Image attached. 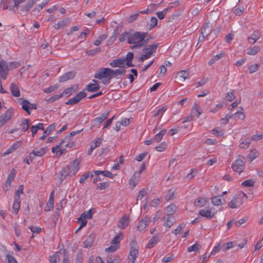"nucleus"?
I'll return each mask as SVG.
<instances>
[{
  "label": "nucleus",
  "instance_id": "13",
  "mask_svg": "<svg viewBox=\"0 0 263 263\" xmlns=\"http://www.w3.org/2000/svg\"><path fill=\"white\" fill-rule=\"evenodd\" d=\"M8 67L7 62L5 60L0 62V74L3 79L6 80L8 76Z\"/></svg>",
  "mask_w": 263,
  "mask_h": 263
},
{
  "label": "nucleus",
  "instance_id": "14",
  "mask_svg": "<svg viewBox=\"0 0 263 263\" xmlns=\"http://www.w3.org/2000/svg\"><path fill=\"white\" fill-rule=\"evenodd\" d=\"M202 112V108L200 104L195 102L191 110L192 116L196 118H199Z\"/></svg>",
  "mask_w": 263,
  "mask_h": 263
},
{
  "label": "nucleus",
  "instance_id": "54",
  "mask_svg": "<svg viewBox=\"0 0 263 263\" xmlns=\"http://www.w3.org/2000/svg\"><path fill=\"white\" fill-rule=\"evenodd\" d=\"M175 191L173 190V189H171L169 191H168L165 199L167 201L172 200L175 198Z\"/></svg>",
  "mask_w": 263,
  "mask_h": 263
},
{
  "label": "nucleus",
  "instance_id": "46",
  "mask_svg": "<svg viewBox=\"0 0 263 263\" xmlns=\"http://www.w3.org/2000/svg\"><path fill=\"white\" fill-rule=\"evenodd\" d=\"M69 23V21L68 18H65L62 21H61L55 24L54 26L55 29H59L65 26H66Z\"/></svg>",
  "mask_w": 263,
  "mask_h": 263
},
{
  "label": "nucleus",
  "instance_id": "2",
  "mask_svg": "<svg viewBox=\"0 0 263 263\" xmlns=\"http://www.w3.org/2000/svg\"><path fill=\"white\" fill-rule=\"evenodd\" d=\"M248 198L247 195L243 192H240L235 195L228 205L231 208H237L243 204L244 201Z\"/></svg>",
  "mask_w": 263,
  "mask_h": 263
},
{
  "label": "nucleus",
  "instance_id": "20",
  "mask_svg": "<svg viewBox=\"0 0 263 263\" xmlns=\"http://www.w3.org/2000/svg\"><path fill=\"white\" fill-rule=\"evenodd\" d=\"M59 253L58 252L49 257V261L50 263H58V261H59ZM63 263H70L69 260L65 256H64L63 259Z\"/></svg>",
  "mask_w": 263,
  "mask_h": 263
},
{
  "label": "nucleus",
  "instance_id": "38",
  "mask_svg": "<svg viewBox=\"0 0 263 263\" xmlns=\"http://www.w3.org/2000/svg\"><path fill=\"white\" fill-rule=\"evenodd\" d=\"M37 0H30L22 8V11L23 12L28 11L36 3Z\"/></svg>",
  "mask_w": 263,
  "mask_h": 263
},
{
  "label": "nucleus",
  "instance_id": "18",
  "mask_svg": "<svg viewBox=\"0 0 263 263\" xmlns=\"http://www.w3.org/2000/svg\"><path fill=\"white\" fill-rule=\"evenodd\" d=\"M109 65L112 67H118L122 68H125L126 66L125 63V60L123 59L113 60L110 62Z\"/></svg>",
  "mask_w": 263,
  "mask_h": 263
},
{
  "label": "nucleus",
  "instance_id": "17",
  "mask_svg": "<svg viewBox=\"0 0 263 263\" xmlns=\"http://www.w3.org/2000/svg\"><path fill=\"white\" fill-rule=\"evenodd\" d=\"M65 142V140H63L61 142L55 147L52 148V152L53 153H56L57 156L58 157L61 156L66 151V148H61V147Z\"/></svg>",
  "mask_w": 263,
  "mask_h": 263
},
{
  "label": "nucleus",
  "instance_id": "41",
  "mask_svg": "<svg viewBox=\"0 0 263 263\" xmlns=\"http://www.w3.org/2000/svg\"><path fill=\"white\" fill-rule=\"evenodd\" d=\"M130 34V31L122 33L119 37V41L121 42H123L127 41V43L129 44Z\"/></svg>",
  "mask_w": 263,
  "mask_h": 263
},
{
  "label": "nucleus",
  "instance_id": "59",
  "mask_svg": "<svg viewBox=\"0 0 263 263\" xmlns=\"http://www.w3.org/2000/svg\"><path fill=\"white\" fill-rule=\"evenodd\" d=\"M76 89L77 88L74 87V86H72L71 87L65 89L63 94L64 93L65 95H66L67 97H68L73 92H74L76 90Z\"/></svg>",
  "mask_w": 263,
  "mask_h": 263
},
{
  "label": "nucleus",
  "instance_id": "30",
  "mask_svg": "<svg viewBox=\"0 0 263 263\" xmlns=\"http://www.w3.org/2000/svg\"><path fill=\"white\" fill-rule=\"evenodd\" d=\"M20 146V141H16L11 145L7 150L3 154L4 156L12 153Z\"/></svg>",
  "mask_w": 263,
  "mask_h": 263
},
{
  "label": "nucleus",
  "instance_id": "40",
  "mask_svg": "<svg viewBox=\"0 0 263 263\" xmlns=\"http://www.w3.org/2000/svg\"><path fill=\"white\" fill-rule=\"evenodd\" d=\"M207 202V200L205 198L200 197L197 198L194 202L195 206L197 207H202L204 206Z\"/></svg>",
  "mask_w": 263,
  "mask_h": 263
},
{
  "label": "nucleus",
  "instance_id": "27",
  "mask_svg": "<svg viewBox=\"0 0 263 263\" xmlns=\"http://www.w3.org/2000/svg\"><path fill=\"white\" fill-rule=\"evenodd\" d=\"M93 84L90 83L87 85V90L89 92H96L100 89V86L97 80H93Z\"/></svg>",
  "mask_w": 263,
  "mask_h": 263
},
{
  "label": "nucleus",
  "instance_id": "47",
  "mask_svg": "<svg viewBox=\"0 0 263 263\" xmlns=\"http://www.w3.org/2000/svg\"><path fill=\"white\" fill-rule=\"evenodd\" d=\"M29 120L28 119H24L21 124H20V126L21 127V129L23 132H26L28 130L29 127Z\"/></svg>",
  "mask_w": 263,
  "mask_h": 263
},
{
  "label": "nucleus",
  "instance_id": "7",
  "mask_svg": "<svg viewBox=\"0 0 263 263\" xmlns=\"http://www.w3.org/2000/svg\"><path fill=\"white\" fill-rule=\"evenodd\" d=\"M94 78L99 80L107 79L109 81L111 79L110 68H101L99 69L95 73Z\"/></svg>",
  "mask_w": 263,
  "mask_h": 263
},
{
  "label": "nucleus",
  "instance_id": "39",
  "mask_svg": "<svg viewBox=\"0 0 263 263\" xmlns=\"http://www.w3.org/2000/svg\"><path fill=\"white\" fill-rule=\"evenodd\" d=\"M158 236L154 235L149 241L147 245V248L148 249L152 248L154 246L157 244L159 241Z\"/></svg>",
  "mask_w": 263,
  "mask_h": 263
},
{
  "label": "nucleus",
  "instance_id": "64",
  "mask_svg": "<svg viewBox=\"0 0 263 263\" xmlns=\"http://www.w3.org/2000/svg\"><path fill=\"white\" fill-rule=\"evenodd\" d=\"M6 257L7 263H18L16 259L12 255L8 254Z\"/></svg>",
  "mask_w": 263,
  "mask_h": 263
},
{
  "label": "nucleus",
  "instance_id": "60",
  "mask_svg": "<svg viewBox=\"0 0 263 263\" xmlns=\"http://www.w3.org/2000/svg\"><path fill=\"white\" fill-rule=\"evenodd\" d=\"M167 147V144L163 142H161L158 146H157L155 147V149L158 152H163L164 151Z\"/></svg>",
  "mask_w": 263,
  "mask_h": 263
},
{
  "label": "nucleus",
  "instance_id": "34",
  "mask_svg": "<svg viewBox=\"0 0 263 263\" xmlns=\"http://www.w3.org/2000/svg\"><path fill=\"white\" fill-rule=\"evenodd\" d=\"M10 90L13 96L15 97L20 96V90L15 84L12 83L10 84Z\"/></svg>",
  "mask_w": 263,
  "mask_h": 263
},
{
  "label": "nucleus",
  "instance_id": "36",
  "mask_svg": "<svg viewBox=\"0 0 263 263\" xmlns=\"http://www.w3.org/2000/svg\"><path fill=\"white\" fill-rule=\"evenodd\" d=\"M126 73V70L125 69H110V77L111 79L114 77H116L119 75H123Z\"/></svg>",
  "mask_w": 263,
  "mask_h": 263
},
{
  "label": "nucleus",
  "instance_id": "26",
  "mask_svg": "<svg viewBox=\"0 0 263 263\" xmlns=\"http://www.w3.org/2000/svg\"><path fill=\"white\" fill-rule=\"evenodd\" d=\"M140 176L137 175V173H134L129 180V184L132 186V188H134L138 183L140 180Z\"/></svg>",
  "mask_w": 263,
  "mask_h": 263
},
{
  "label": "nucleus",
  "instance_id": "48",
  "mask_svg": "<svg viewBox=\"0 0 263 263\" xmlns=\"http://www.w3.org/2000/svg\"><path fill=\"white\" fill-rule=\"evenodd\" d=\"M223 103H219L218 104H216L214 106H211L209 107V111L210 112H211V113H213V114H215L218 110H219L223 107Z\"/></svg>",
  "mask_w": 263,
  "mask_h": 263
},
{
  "label": "nucleus",
  "instance_id": "8",
  "mask_svg": "<svg viewBox=\"0 0 263 263\" xmlns=\"http://www.w3.org/2000/svg\"><path fill=\"white\" fill-rule=\"evenodd\" d=\"M139 254V247L136 239H133L130 244V252L128 259L136 260Z\"/></svg>",
  "mask_w": 263,
  "mask_h": 263
},
{
  "label": "nucleus",
  "instance_id": "45",
  "mask_svg": "<svg viewBox=\"0 0 263 263\" xmlns=\"http://www.w3.org/2000/svg\"><path fill=\"white\" fill-rule=\"evenodd\" d=\"M260 50V48L259 46H255L253 47L248 48L247 54L249 55H254L258 53Z\"/></svg>",
  "mask_w": 263,
  "mask_h": 263
},
{
  "label": "nucleus",
  "instance_id": "63",
  "mask_svg": "<svg viewBox=\"0 0 263 263\" xmlns=\"http://www.w3.org/2000/svg\"><path fill=\"white\" fill-rule=\"evenodd\" d=\"M259 68V65L258 64H254L250 65L248 67L249 71L250 73H252L258 70Z\"/></svg>",
  "mask_w": 263,
  "mask_h": 263
},
{
  "label": "nucleus",
  "instance_id": "4",
  "mask_svg": "<svg viewBox=\"0 0 263 263\" xmlns=\"http://www.w3.org/2000/svg\"><path fill=\"white\" fill-rule=\"evenodd\" d=\"M23 194V185H21L18 189L16 191L14 201L12 205V212L14 214H17L18 213L20 208V196Z\"/></svg>",
  "mask_w": 263,
  "mask_h": 263
},
{
  "label": "nucleus",
  "instance_id": "32",
  "mask_svg": "<svg viewBox=\"0 0 263 263\" xmlns=\"http://www.w3.org/2000/svg\"><path fill=\"white\" fill-rule=\"evenodd\" d=\"M133 58L134 54L131 52H129L127 54L125 58H123V60H125V63L126 64V66L127 67L134 66L133 64H132V60Z\"/></svg>",
  "mask_w": 263,
  "mask_h": 263
},
{
  "label": "nucleus",
  "instance_id": "50",
  "mask_svg": "<svg viewBox=\"0 0 263 263\" xmlns=\"http://www.w3.org/2000/svg\"><path fill=\"white\" fill-rule=\"evenodd\" d=\"M78 222L80 223V226L78 229V230L76 231V233H77L79 230L82 229L83 227L86 225L87 222V220L85 217H83L82 216H80L79 218L78 219Z\"/></svg>",
  "mask_w": 263,
  "mask_h": 263
},
{
  "label": "nucleus",
  "instance_id": "31",
  "mask_svg": "<svg viewBox=\"0 0 263 263\" xmlns=\"http://www.w3.org/2000/svg\"><path fill=\"white\" fill-rule=\"evenodd\" d=\"M93 173L96 176H99V175L101 174L103 176L108 177L109 178H113L115 176V175H114L108 171L96 170L93 171Z\"/></svg>",
  "mask_w": 263,
  "mask_h": 263
},
{
  "label": "nucleus",
  "instance_id": "33",
  "mask_svg": "<svg viewBox=\"0 0 263 263\" xmlns=\"http://www.w3.org/2000/svg\"><path fill=\"white\" fill-rule=\"evenodd\" d=\"M176 206L173 204H171L167 206L166 208V216L173 217V215L176 212Z\"/></svg>",
  "mask_w": 263,
  "mask_h": 263
},
{
  "label": "nucleus",
  "instance_id": "29",
  "mask_svg": "<svg viewBox=\"0 0 263 263\" xmlns=\"http://www.w3.org/2000/svg\"><path fill=\"white\" fill-rule=\"evenodd\" d=\"M55 126L56 125L54 123L50 124L44 132L43 136L40 138V139L44 140L55 128Z\"/></svg>",
  "mask_w": 263,
  "mask_h": 263
},
{
  "label": "nucleus",
  "instance_id": "6",
  "mask_svg": "<svg viewBox=\"0 0 263 263\" xmlns=\"http://www.w3.org/2000/svg\"><path fill=\"white\" fill-rule=\"evenodd\" d=\"M158 44H154L148 46L147 48H144L143 51L145 54H142L139 58V61L141 62L144 61L145 60L149 59L153 53L156 52L158 47Z\"/></svg>",
  "mask_w": 263,
  "mask_h": 263
},
{
  "label": "nucleus",
  "instance_id": "44",
  "mask_svg": "<svg viewBox=\"0 0 263 263\" xmlns=\"http://www.w3.org/2000/svg\"><path fill=\"white\" fill-rule=\"evenodd\" d=\"M166 129H162L158 134H156L153 138V140L156 142H159L162 139L163 136L166 134Z\"/></svg>",
  "mask_w": 263,
  "mask_h": 263
},
{
  "label": "nucleus",
  "instance_id": "23",
  "mask_svg": "<svg viewBox=\"0 0 263 263\" xmlns=\"http://www.w3.org/2000/svg\"><path fill=\"white\" fill-rule=\"evenodd\" d=\"M18 101L21 104H22V108L30 115L31 113L30 110V102L22 98L18 99Z\"/></svg>",
  "mask_w": 263,
  "mask_h": 263
},
{
  "label": "nucleus",
  "instance_id": "51",
  "mask_svg": "<svg viewBox=\"0 0 263 263\" xmlns=\"http://www.w3.org/2000/svg\"><path fill=\"white\" fill-rule=\"evenodd\" d=\"M93 242V237L91 236H89L87 237L86 240L84 242V247L86 248H90Z\"/></svg>",
  "mask_w": 263,
  "mask_h": 263
},
{
  "label": "nucleus",
  "instance_id": "11",
  "mask_svg": "<svg viewBox=\"0 0 263 263\" xmlns=\"http://www.w3.org/2000/svg\"><path fill=\"white\" fill-rule=\"evenodd\" d=\"M46 147H42L40 149H34L33 151L29 153L28 157L30 161H32L34 159L35 156L42 157L44 156L46 153Z\"/></svg>",
  "mask_w": 263,
  "mask_h": 263
},
{
  "label": "nucleus",
  "instance_id": "21",
  "mask_svg": "<svg viewBox=\"0 0 263 263\" xmlns=\"http://www.w3.org/2000/svg\"><path fill=\"white\" fill-rule=\"evenodd\" d=\"M167 109V107L166 106H164L161 108H159L154 113L153 117L155 118L156 119H157V122H159L161 119V118L162 117L163 115L166 111Z\"/></svg>",
  "mask_w": 263,
  "mask_h": 263
},
{
  "label": "nucleus",
  "instance_id": "35",
  "mask_svg": "<svg viewBox=\"0 0 263 263\" xmlns=\"http://www.w3.org/2000/svg\"><path fill=\"white\" fill-rule=\"evenodd\" d=\"M109 112V111H108L102 114L99 117L95 118L94 122H96L98 124H101L108 117Z\"/></svg>",
  "mask_w": 263,
  "mask_h": 263
},
{
  "label": "nucleus",
  "instance_id": "15",
  "mask_svg": "<svg viewBox=\"0 0 263 263\" xmlns=\"http://www.w3.org/2000/svg\"><path fill=\"white\" fill-rule=\"evenodd\" d=\"M79 161L77 159H76L73 160L71 163L67 165L71 175L75 174L79 170Z\"/></svg>",
  "mask_w": 263,
  "mask_h": 263
},
{
  "label": "nucleus",
  "instance_id": "3",
  "mask_svg": "<svg viewBox=\"0 0 263 263\" xmlns=\"http://www.w3.org/2000/svg\"><path fill=\"white\" fill-rule=\"evenodd\" d=\"M245 157L242 155H239L237 159L233 162L231 168L234 172L240 174L245 168Z\"/></svg>",
  "mask_w": 263,
  "mask_h": 263
},
{
  "label": "nucleus",
  "instance_id": "9",
  "mask_svg": "<svg viewBox=\"0 0 263 263\" xmlns=\"http://www.w3.org/2000/svg\"><path fill=\"white\" fill-rule=\"evenodd\" d=\"M13 116V110L9 108L0 116V127L3 126Z\"/></svg>",
  "mask_w": 263,
  "mask_h": 263
},
{
  "label": "nucleus",
  "instance_id": "43",
  "mask_svg": "<svg viewBox=\"0 0 263 263\" xmlns=\"http://www.w3.org/2000/svg\"><path fill=\"white\" fill-rule=\"evenodd\" d=\"M259 156V153L256 150H252L248 155L247 158L250 162H252L254 159L257 158Z\"/></svg>",
  "mask_w": 263,
  "mask_h": 263
},
{
  "label": "nucleus",
  "instance_id": "37",
  "mask_svg": "<svg viewBox=\"0 0 263 263\" xmlns=\"http://www.w3.org/2000/svg\"><path fill=\"white\" fill-rule=\"evenodd\" d=\"M211 32L212 27L211 25L209 24H206L203 26L201 33V34H203L204 36H206L208 37L211 33Z\"/></svg>",
  "mask_w": 263,
  "mask_h": 263
},
{
  "label": "nucleus",
  "instance_id": "25",
  "mask_svg": "<svg viewBox=\"0 0 263 263\" xmlns=\"http://www.w3.org/2000/svg\"><path fill=\"white\" fill-rule=\"evenodd\" d=\"M129 223V217L127 215H124L119 219L118 227L122 229H124L128 226Z\"/></svg>",
  "mask_w": 263,
  "mask_h": 263
},
{
  "label": "nucleus",
  "instance_id": "16",
  "mask_svg": "<svg viewBox=\"0 0 263 263\" xmlns=\"http://www.w3.org/2000/svg\"><path fill=\"white\" fill-rule=\"evenodd\" d=\"M71 175L68 166L64 167L59 173V178L61 183L66 179L68 176Z\"/></svg>",
  "mask_w": 263,
  "mask_h": 263
},
{
  "label": "nucleus",
  "instance_id": "58",
  "mask_svg": "<svg viewBox=\"0 0 263 263\" xmlns=\"http://www.w3.org/2000/svg\"><path fill=\"white\" fill-rule=\"evenodd\" d=\"M63 96V93H61L59 95H54L53 96H52L51 97L49 98L47 100V101L49 103H52V102H54V101L59 100V99H60L61 98H62Z\"/></svg>",
  "mask_w": 263,
  "mask_h": 263
},
{
  "label": "nucleus",
  "instance_id": "55",
  "mask_svg": "<svg viewBox=\"0 0 263 263\" xmlns=\"http://www.w3.org/2000/svg\"><path fill=\"white\" fill-rule=\"evenodd\" d=\"M211 133L217 137L222 136L224 134L223 130L220 128H214L211 131Z\"/></svg>",
  "mask_w": 263,
  "mask_h": 263
},
{
  "label": "nucleus",
  "instance_id": "5",
  "mask_svg": "<svg viewBox=\"0 0 263 263\" xmlns=\"http://www.w3.org/2000/svg\"><path fill=\"white\" fill-rule=\"evenodd\" d=\"M123 235L121 232L116 236L111 242V245L109 247L105 249V252L112 253L115 252L119 248L120 242L123 239Z\"/></svg>",
  "mask_w": 263,
  "mask_h": 263
},
{
  "label": "nucleus",
  "instance_id": "42",
  "mask_svg": "<svg viewBox=\"0 0 263 263\" xmlns=\"http://www.w3.org/2000/svg\"><path fill=\"white\" fill-rule=\"evenodd\" d=\"M16 171L14 168H12L11 170L10 173L9 174L7 179L6 180V183L8 185H10L11 182L13 181L14 178L15 176Z\"/></svg>",
  "mask_w": 263,
  "mask_h": 263
},
{
  "label": "nucleus",
  "instance_id": "62",
  "mask_svg": "<svg viewBox=\"0 0 263 263\" xmlns=\"http://www.w3.org/2000/svg\"><path fill=\"white\" fill-rule=\"evenodd\" d=\"M102 142V139L101 138L98 137L91 144V145L94 148H96L98 146H99L100 144Z\"/></svg>",
  "mask_w": 263,
  "mask_h": 263
},
{
  "label": "nucleus",
  "instance_id": "57",
  "mask_svg": "<svg viewBox=\"0 0 263 263\" xmlns=\"http://www.w3.org/2000/svg\"><path fill=\"white\" fill-rule=\"evenodd\" d=\"M147 193V189L144 188L140 190L139 192V195L137 197V200H141L146 195Z\"/></svg>",
  "mask_w": 263,
  "mask_h": 263
},
{
  "label": "nucleus",
  "instance_id": "53",
  "mask_svg": "<svg viewBox=\"0 0 263 263\" xmlns=\"http://www.w3.org/2000/svg\"><path fill=\"white\" fill-rule=\"evenodd\" d=\"M221 196H215L212 198V202L214 205H220L222 204Z\"/></svg>",
  "mask_w": 263,
  "mask_h": 263
},
{
  "label": "nucleus",
  "instance_id": "49",
  "mask_svg": "<svg viewBox=\"0 0 263 263\" xmlns=\"http://www.w3.org/2000/svg\"><path fill=\"white\" fill-rule=\"evenodd\" d=\"M172 218L173 217H172L166 216L164 217L163 218L164 220L165 221V222L164 223V226L167 229L170 228L174 223V221L171 220Z\"/></svg>",
  "mask_w": 263,
  "mask_h": 263
},
{
  "label": "nucleus",
  "instance_id": "22",
  "mask_svg": "<svg viewBox=\"0 0 263 263\" xmlns=\"http://www.w3.org/2000/svg\"><path fill=\"white\" fill-rule=\"evenodd\" d=\"M261 36V33L258 31H254L250 36L248 37L249 43L254 44Z\"/></svg>",
  "mask_w": 263,
  "mask_h": 263
},
{
  "label": "nucleus",
  "instance_id": "12",
  "mask_svg": "<svg viewBox=\"0 0 263 263\" xmlns=\"http://www.w3.org/2000/svg\"><path fill=\"white\" fill-rule=\"evenodd\" d=\"M199 214L202 217L211 219L215 216L216 212L214 211L213 208H209L208 209L200 210L199 212Z\"/></svg>",
  "mask_w": 263,
  "mask_h": 263
},
{
  "label": "nucleus",
  "instance_id": "56",
  "mask_svg": "<svg viewBox=\"0 0 263 263\" xmlns=\"http://www.w3.org/2000/svg\"><path fill=\"white\" fill-rule=\"evenodd\" d=\"M185 224L183 223L180 224L178 227L173 231V233L175 235L180 234L183 232V228L185 227Z\"/></svg>",
  "mask_w": 263,
  "mask_h": 263
},
{
  "label": "nucleus",
  "instance_id": "10",
  "mask_svg": "<svg viewBox=\"0 0 263 263\" xmlns=\"http://www.w3.org/2000/svg\"><path fill=\"white\" fill-rule=\"evenodd\" d=\"M86 97V93L85 91H82L79 92L77 95L73 98L69 99L66 104L67 105H73L79 102L82 99Z\"/></svg>",
  "mask_w": 263,
  "mask_h": 263
},
{
  "label": "nucleus",
  "instance_id": "28",
  "mask_svg": "<svg viewBox=\"0 0 263 263\" xmlns=\"http://www.w3.org/2000/svg\"><path fill=\"white\" fill-rule=\"evenodd\" d=\"M150 221L149 219L147 218H145L144 219H142L141 220L137 226V229L140 231H143L144 230L148 224L149 222Z\"/></svg>",
  "mask_w": 263,
  "mask_h": 263
},
{
  "label": "nucleus",
  "instance_id": "24",
  "mask_svg": "<svg viewBox=\"0 0 263 263\" xmlns=\"http://www.w3.org/2000/svg\"><path fill=\"white\" fill-rule=\"evenodd\" d=\"M54 205V191H52L50 193L49 198L47 201L46 205L45 207V210L46 211H51L53 209Z\"/></svg>",
  "mask_w": 263,
  "mask_h": 263
},
{
  "label": "nucleus",
  "instance_id": "19",
  "mask_svg": "<svg viewBox=\"0 0 263 263\" xmlns=\"http://www.w3.org/2000/svg\"><path fill=\"white\" fill-rule=\"evenodd\" d=\"M76 76V72L74 71H69L62 76H60L59 78V81L60 82H64L69 80L72 79Z\"/></svg>",
  "mask_w": 263,
  "mask_h": 263
},
{
  "label": "nucleus",
  "instance_id": "52",
  "mask_svg": "<svg viewBox=\"0 0 263 263\" xmlns=\"http://www.w3.org/2000/svg\"><path fill=\"white\" fill-rule=\"evenodd\" d=\"M107 37V35L106 34H102L100 35L97 40H96L94 42L93 44L95 46H99L101 44V42L105 40Z\"/></svg>",
  "mask_w": 263,
  "mask_h": 263
},
{
  "label": "nucleus",
  "instance_id": "61",
  "mask_svg": "<svg viewBox=\"0 0 263 263\" xmlns=\"http://www.w3.org/2000/svg\"><path fill=\"white\" fill-rule=\"evenodd\" d=\"M236 246V243L234 242L230 241V242H227L223 246V248L224 247V248L223 249V250L227 251L231 248L235 247Z\"/></svg>",
  "mask_w": 263,
  "mask_h": 263
},
{
  "label": "nucleus",
  "instance_id": "1",
  "mask_svg": "<svg viewBox=\"0 0 263 263\" xmlns=\"http://www.w3.org/2000/svg\"><path fill=\"white\" fill-rule=\"evenodd\" d=\"M147 34L146 32L130 30L129 44H133L130 48L133 50L143 46L146 44L144 40Z\"/></svg>",
  "mask_w": 263,
  "mask_h": 263
}]
</instances>
